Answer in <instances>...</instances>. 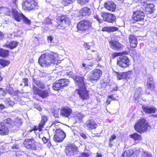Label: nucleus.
Instances as JSON below:
<instances>
[{"mask_svg": "<svg viewBox=\"0 0 157 157\" xmlns=\"http://www.w3.org/2000/svg\"><path fill=\"white\" fill-rule=\"evenodd\" d=\"M67 75L73 78L75 81L76 85L77 86L79 89L77 92L80 98L82 99H86L89 98L88 92L86 90L84 82V78L82 76H80L77 75V73H74L72 71L67 72ZM82 76V75L80 74Z\"/></svg>", "mask_w": 157, "mask_h": 157, "instance_id": "obj_1", "label": "nucleus"}, {"mask_svg": "<svg viewBox=\"0 0 157 157\" xmlns=\"http://www.w3.org/2000/svg\"><path fill=\"white\" fill-rule=\"evenodd\" d=\"M56 53L46 52L42 55L39 59L38 62L42 67H48L52 64L57 63Z\"/></svg>", "mask_w": 157, "mask_h": 157, "instance_id": "obj_2", "label": "nucleus"}, {"mask_svg": "<svg viewBox=\"0 0 157 157\" xmlns=\"http://www.w3.org/2000/svg\"><path fill=\"white\" fill-rule=\"evenodd\" d=\"M149 127L147 121L143 118L139 120L134 126L136 130L140 133L147 131Z\"/></svg>", "mask_w": 157, "mask_h": 157, "instance_id": "obj_3", "label": "nucleus"}, {"mask_svg": "<svg viewBox=\"0 0 157 157\" xmlns=\"http://www.w3.org/2000/svg\"><path fill=\"white\" fill-rule=\"evenodd\" d=\"M92 22L88 20H84L81 21L77 25L78 30L88 32L92 29Z\"/></svg>", "mask_w": 157, "mask_h": 157, "instance_id": "obj_4", "label": "nucleus"}, {"mask_svg": "<svg viewBox=\"0 0 157 157\" xmlns=\"http://www.w3.org/2000/svg\"><path fill=\"white\" fill-rule=\"evenodd\" d=\"M56 20L59 25L57 26L58 29H63L69 26L70 24V18L66 15L59 16Z\"/></svg>", "mask_w": 157, "mask_h": 157, "instance_id": "obj_5", "label": "nucleus"}, {"mask_svg": "<svg viewBox=\"0 0 157 157\" xmlns=\"http://www.w3.org/2000/svg\"><path fill=\"white\" fill-rule=\"evenodd\" d=\"M102 74V71L99 69H94L89 73L87 80L91 82L96 81L99 79Z\"/></svg>", "mask_w": 157, "mask_h": 157, "instance_id": "obj_6", "label": "nucleus"}, {"mask_svg": "<svg viewBox=\"0 0 157 157\" xmlns=\"http://www.w3.org/2000/svg\"><path fill=\"white\" fill-rule=\"evenodd\" d=\"M22 5L23 8L25 10H31L38 8V3L34 0H27Z\"/></svg>", "mask_w": 157, "mask_h": 157, "instance_id": "obj_7", "label": "nucleus"}, {"mask_svg": "<svg viewBox=\"0 0 157 157\" xmlns=\"http://www.w3.org/2000/svg\"><path fill=\"white\" fill-rule=\"evenodd\" d=\"M145 13L140 8L139 10H137L133 12L132 18L135 21H143L144 20Z\"/></svg>", "mask_w": 157, "mask_h": 157, "instance_id": "obj_8", "label": "nucleus"}, {"mask_svg": "<svg viewBox=\"0 0 157 157\" xmlns=\"http://www.w3.org/2000/svg\"><path fill=\"white\" fill-rule=\"evenodd\" d=\"M66 136L65 133L60 128L57 129L55 131L54 140L56 142L62 141Z\"/></svg>", "mask_w": 157, "mask_h": 157, "instance_id": "obj_9", "label": "nucleus"}, {"mask_svg": "<svg viewBox=\"0 0 157 157\" xmlns=\"http://www.w3.org/2000/svg\"><path fill=\"white\" fill-rule=\"evenodd\" d=\"M101 16L103 21L109 23H113L115 21L116 17L113 14L105 11L101 12Z\"/></svg>", "mask_w": 157, "mask_h": 157, "instance_id": "obj_10", "label": "nucleus"}, {"mask_svg": "<svg viewBox=\"0 0 157 157\" xmlns=\"http://www.w3.org/2000/svg\"><path fill=\"white\" fill-rule=\"evenodd\" d=\"M129 63V59L126 56H121L117 60V65L123 68L128 66Z\"/></svg>", "mask_w": 157, "mask_h": 157, "instance_id": "obj_11", "label": "nucleus"}, {"mask_svg": "<svg viewBox=\"0 0 157 157\" xmlns=\"http://www.w3.org/2000/svg\"><path fill=\"white\" fill-rule=\"evenodd\" d=\"M78 152L77 146L74 145H70L66 149V152L67 155L72 156L77 154Z\"/></svg>", "mask_w": 157, "mask_h": 157, "instance_id": "obj_12", "label": "nucleus"}, {"mask_svg": "<svg viewBox=\"0 0 157 157\" xmlns=\"http://www.w3.org/2000/svg\"><path fill=\"white\" fill-rule=\"evenodd\" d=\"M33 89L35 94H38L39 96L43 98H46L48 95V92L46 90H40L35 86H33Z\"/></svg>", "mask_w": 157, "mask_h": 157, "instance_id": "obj_13", "label": "nucleus"}, {"mask_svg": "<svg viewBox=\"0 0 157 157\" xmlns=\"http://www.w3.org/2000/svg\"><path fill=\"white\" fill-rule=\"evenodd\" d=\"M72 113V109L67 106L62 107L60 110L61 115L67 118H68Z\"/></svg>", "mask_w": 157, "mask_h": 157, "instance_id": "obj_14", "label": "nucleus"}, {"mask_svg": "<svg viewBox=\"0 0 157 157\" xmlns=\"http://www.w3.org/2000/svg\"><path fill=\"white\" fill-rule=\"evenodd\" d=\"M139 154V151L130 149L124 151L121 157H136Z\"/></svg>", "mask_w": 157, "mask_h": 157, "instance_id": "obj_15", "label": "nucleus"}, {"mask_svg": "<svg viewBox=\"0 0 157 157\" xmlns=\"http://www.w3.org/2000/svg\"><path fill=\"white\" fill-rule=\"evenodd\" d=\"M35 141L33 139H26L24 141V146L27 148L36 149Z\"/></svg>", "mask_w": 157, "mask_h": 157, "instance_id": "obj_16", "label": "nucleus"}, {"mask_svg": "<svg viewBox=\"0 0 157 157\" xmlns=\"http://www.w3.org/2000/svg\"><path fill=\"white\" fill-rule=\"evenodd\" d=\"M106 9L111 11L114 12L116 8V5L114 2L112 1H107L104 4Z\"/></svg>", "mask_w": 157, "mask_h": 157, "instance_id": "obj_17", "label": "nucleus"}, {"mask_svg": "<svg viewBox=\"0 0 157 157\" xmlns=\"http://www.w3.org/2000/svg\"><path fill=\"white\" fill-rule=\"evenodd\" d=\"M154 5L153 4H147L146 3H144L142 6H141V8L143 11L145 12H147V13H151L153 12Z\"/></svg>", "mask_w": 157, "mask_h": 157, "instance_id": "obj_18", "label": "nucleus"}, {"mask_svg": "<svg viewBox=\"0 0 157 157\" xmlns=\"http://www.w3.org/2000/svg\"><path fill=\"white\" fill-rule=\"evenodd\" d=\"M47 120V117L44 115L41 116V120L39 124L38 127H35L33 129L34 131H37L38 129L39 131H41L43 126L45 125L46 122Z\"/></svg>", "mask_w": 157, "mask_h": 157, "instance_id": "obj_19", "label": "nucleus"}, {"mask_svg": "<svg viewBox=\"0 0 157 157\" xmlns=\"http://www.w3.org/2000/svg\"><path fill=\"white\" fill-rule=\"evenodd\" d=\"M9 129L8 126L1 122L0 123V135L3 136L8 134Z\"/></svg>", "mask_w": 157, "mask_h": 157, "instance_id": "obj_20", "label": "nucleus"}, {"mask_svg": "<svg viewBox=\"0 0 157 157\" xmlns=\"http://www.w3.org/2000/svg\"><path fill=\"white\" fill-rule=\"evenodd\" d=\"M84 126L88 129H93L97 127V124L93 120L90 119L86 122Z\"/></svg>", "mask_w": 157, "mask_h": 157, "instance_id": "obj_21", "label": "nucleus"}, {"mask_svg": "<svg viewBox=\"0 0 157 157\" xmlns=\"http://www.w3.org/2000/svg\"><path fill=\"white\" fill-rule=\"evenodd\" d=\"M128 39L130 46L133 48L136 47L138 44L137 38L135 36L131 35L129 36Z\"/></svg>", "mask_w": 157, "mask_h": 157, "instance_id": "obj_22", "label": "nucleus"}, {"mask_svg": "<svg viewBox=\"0 0 157 157\" xmlns=\"http://www.w3.org/2000/svg\"><path fill=\"white\" fill-rule=\"evenodd\" d=\"M109 43L111 48L113 50L119 51L122 46L121 44L117 41H111Z\"/></svg>", "mask_w": 157, "mask_h": 157, "instance_id": "obj_23", "label": "nucleus"}, {"mask_svg": "<svg viewBox=\"0 0 157 157\" xmlns=\"http://www.w3.org/2000/svg\"><path fill=\"white\" fill-rule=\"evenodd\" d=\"M12 13L15 19L18 22L22 20L24 17V15L22 13H18L15 10H12Z\"/></svg>", "mask_w": 157, "mask_h": 157, "instance_id": "obj_24", "label": "nucleus"}, {"mask_svg": "<svg viewBox=\"0 0 157 157\" xmlns=\"http://www.w3.org/2000/svg\"><path fill=\"white\" fill-rule=\"evenodd\" d=\"M4 90L5 91L4 96L6 95L7 93H8L9 94H12L16 95H18L20 93V91L18 90L14 92L12 88L9 85H7L6 86V90Z\"/></svg>", "mask_w": 157, "mask_h": 157, "instance_id": "obj_25", "label": "nucleus"}, {"mask_svg": "<svg viewBox=\"0 0 157 157\" xmlns=\"http://www.w3.org/2000/svg\"><path fill=\"white\" fill-rule=\"evenodd\" d=\"M79 13L82 16H89L91 13V11L89 8L84 7L80 9Z\"/></svg>", "mask_w": 157, "mask_h": 157, "instance_id": "obj_26", "label": "nucleus"}, {"mask_svg": "<svg viewBox=\"0 0 157 157\" xmlns=\"http://www.w3.org/2000/svg\"><path fill=\"white\" fill-rule=\"evenodd\" d=\"M143 110L146 113H155L157 109L155 107H142Z\"/></svg>", "mask_w": 157, "mask_h": 157, "instance_id": "obj_27", "label": "nucleus"}, {"mask_svg": "<svg viewBox=\"0 0 157 157\" xmlns=\"http://www.w3.org/2000/svg\"><path fill=\"white\" fill-rule=\"evenodd\" d=\"M17 43L18 42L16 41H13L6 43L4 46L10 49H13L17 46Z\"/></svg>", "mask_w": 157, "mask_h": 157, "instance_id": "obj_28", "label": "nucleus"}, {"mask_svg": "<svg viewBox=\"0 0 157 157\" xmlns=\"http://www.w3.org/2000/svg\"><path fill=\"white\" fill-rule=\"evenodd\" d=\"M59 80L56 81L53 84L52 88L55 90H58L62 89Z\"/></svg>", "mask_w": 157, "mask_h": 157, "instance_id": "obj_29", "label": "nucleus"}, {"mask_svg": "<svg viewBox=\"0 0 157 157\" xmlns=\"http://www.w3.org/2000/svg\"><path fill=\"white\" fill-rule=\"evenodd\" d=\"M13 122L14 121H12L10 118H8L4 120L3 122L1 123L4 124L5 125L8 126L9 128H10L11 126H12V127L13 126Z\"/></svg>", "mask_w": 157, "mask_h": 157, "instance_id": "obj_30", "label": "nucleus"}, {"mask_svg": "<svg viewBox=\"0 0 157 157\" xmlns=\"http://www.w3.org/2000/svg\"><path fill=\"white\" fill-rule=\"evenodd\" d=\"M59 81L62 88L66 86L70 82L68 79L65 78L60 79L59 80Z\"/></svg>", "mask_w": 157, "mask_h": 157, "instance_id": "obj_31", "label": "nucleus"}, {"mask_svg": "<svg viewBox=\"0 0 157 157\" xmlns=\"http://www.w3.org/2000/svg\"><path fill=\"white\" fill-rule=\"evenodd\" d=\"M9 54L8 51L0 48V56L5 57L7 56Z\"/></svg>", "mask_w": 157, "mask_h": 157, "instance_id": "obj_32", "label": "nucleus"}, {"mask_svg": "<svg viewBox=\"0 0 157 157\" xmlns=\"http://www.w3.org/2000/svg\"><path fill=\"white\" fill-rule=\"evenodd\" d=\"M10 63V62L9 60L5 59H0V64L3 67L8 66Z\"/></svg>", "mask_w": 157, "mask_h": 157, "instance_id": "obj_33", "label": "nucleus"}, {"mask_svg": "<svg viewBox=\"0 0 157 157\" xmlns=\"http://www.w3.org/2000/svg\"><path fill=\"white\" fill-rule=\"evenodd\" d=\"M22 123V121L21 119L19 118H16L15 120V121L13 122V126L14 125L18 126L21 125Z\"/></svg>", "mask_w": 157, "mask_h": 157, "instance_id": "obj_34", "label": "nucleus"}, {"mask_svg": "<svg viewBox=\"0 0 157 157\" xmlns=\"http://www.w3.org/2000/svg\"><path fill=\"white\" fill-rule=\"evenodd\" d=\"M147 88L148 89H151L154 92H155V90L154 89V82H147Z\"/></svg>", "mask_w": 157, "mask_h": 157, "instance_id": "obj_35", "label": "nucleus"}, {"mask_svg": "<svg viewBox=\"0 0 157 157\" xmlns=\"http://www.w3.org/2000/svg\"><path fill=\"white\" fill-rule=\"evenodd\" d=\"M130 136L135 140H140L141 139V136L136 133H133Z\"/></svg>", "mask_w": 157, "mask_h": 157, "instance_id": "obj_36", "label": "nucleus"}, {"mask_svg": "<svg viewBox=\"0 0 157 157\" xmlns=\"http://www.w3.org/2000/svg\"><path fill=\"white\" fill-rule=\"evenodd\" d=\"M142 88L141 87L137 88L135 92V95H136L137 97H138L140 95L142 94Z\"/></svg>", "mask_w": 157, "mask_h": 157, "instance_id": "obj_37", "label": "nucleus"}, {"mask_svg": "<svg viewBox=\"0 0 157 157\" xmlns=\"http://www.w3.org/2000/svg\"><path fill=\"white\" fill-rule=\"evenodd\" d=\"M92 52H94V54L96 56L95 57V58L96 61L98 62L101 61V57L100 56H99V55H98V52H97L95 51V50H92Z\"/></svg>", "mask_w": 157, "mask_h": 157, "instance_id": "obj_38", "label": "nucleus"}, {"mask_svg": "<svg viewBox=\"0 0 157 157\" xmlns=\"http://www.w3.org/2000/svg\"><path fill=\"white\" fill-rule=\"evenodd\" d=\"M142 157H152L151 154L147 151H143L141 154Z\"/></svg>", "mask_w": 157, "mask_h": 157, "instance_id": "obj_39", "label": "nucleus"}, {"mask_svg": "<svg viewBox=\"0 0 157 157\" xmlns=\"http://www.w3.org/2000/svg\"><path fill=\"white\" fill-rule=\"evenodd\" d=\"M34 81L35 84L39 87L41 88L42 89H44V86L43 85V83L40 82L39 80L36 79V80H34Z\"/></svg>", "mask_w": 157, "mask_h": 157, "instance_id": "obj_40", "label": "nucleus"}, {"mask_svg": "<svg viewBox=\"0 0 157 157\" xmlns=\"http://www.w3.org/2000/svg\"><path fill=\"white\" fill-rule=\"evenodd\" d=\"M123 78H129L131 75L130 72H122Z\"/></svg>", "mask_w": 157, "mask_h": 157, "instance_id": "obj_41", "label": "nucleus"}, {"mask_svg": "<svg viewBox=\"0 0 157 157\" xmlns=\"http://www.w3.org/2000/svg\"><path fill=\"white\" fill-rule=\"evenodd\" d=\"M23 21L26 24L28 25H30L31 23L30 21L27 18L25 15L24 16L22 19Z\"/></svg>", "mask_w": 157, "mask_h": 157, "instance_id": "obj_42", "label": "nucleus"}, {"mask_svg": "<svg viewBox=\"0 0 157 157\" xmlns=\"http://www.w3.org/2000/svg\"><path fill=\"white\" fill-rule=\"evenodd\" d=\"M78 3L80 5L85 4L89 2V0H77Z\"/></svg>", "mask_w": 157, "mask_h": 157, "instance_id": "obj_43", "label": "nucleus"}, {"mask_svg": "<svg viewBox=\"0 0 157 157\" xmlns=\"http://www.w3.org/2000/svg\"><path fill=\"white\" fill-rule=\"evenodd\" d=\"M84 115L81 113H78L75 117V119H78V120H82L84 117Z\"/></svg>", "mask_w": 157, "mask_h": 157, "instance_id": "obj_44", "label": "nucleus"}, {"mask_svg": "<svg viewBox=\"0 0 157 157\" xmlns=\"http://www.w3.org/2000/svg\"><path fill=\"white\" fill-rule=\"evenodd\" d=\"M110 32H113L117 31L118 28L116 27H109Z\"/></svg>", "mask_w": 157, "mask_h": 157, "instance_id": "obj_45", "label": "nucleus"}, {"mask_svg": "<svg viewBox=\"0 0 157 157\" xmlns=\"http://www.w3.org/2000/svg\"><path fill=\"white\" fill-rule=\"evenodd\" d=\"M42 140L43 141L44 143H46L47 142H48V141H49V143H48V145L49 146H50L51 145V144L50 142V140H48L47 139L46 137H44L42 138Z\"/></svg>", "mask_w": 157, "mask_h": 157, "instance_id": "obj_46", "label": "nucleus"}, {"mask_svg": "<svg viewBox=\"0 0 157 157\" xmlns=\"http://www.w3.org/2000/svg\"><path fill=\"white\" fill-rule=\"evenodd\" d=\"M94 17L99 23H102L103 22V20L100 18L97 14L94 15Z\"/></svg>", "mask_w": 157, "mask_h": 157, "instance_id": "obj_47", "label": "nucleus"}, {"mask_svg": "<svg viewBox=\"0 0 157 157\" xmlns=\"http://www.w3.org/2000/svg\"><path fill=\"white\" fill-rule=\"evenodd\" d=\"M83 46L86 50L90 49L91 47V46L89 44L87 43H85L84 44Z\"/></svg>", "mask_w": 157, "mask_h": 157, "instance_id": "obj_48", "label": "nucleus"}, {"mask_svg": "<svg viewBox=\"0 0 157 157\" xmlns=\"http://www.w3.org/2000/svg\"><path fill=\"white\" fill-rule=\"evenodd\" d=\"M116 136L115 135H112L109 139V141L113 142L116 139Z\"/></svg>", "mask_w": 157, "mask_h": 157, "instance_id": "obj_49", "label": "nucleus"}, {"mask_svg": "<svg viewBox=\"0 0 157 157\" xmlns=\"http://www.w3.org/2000/svg\"><path fill=\"white\" fill-rule=\"evenodd\" d=\"M117 78L119 79H121L123 78L122 72L117 73Z\"/></svg>", "mask_w": 157, "mask_h": 157, "instance_id": "obj_50", "label": "nucleus"}, {"mask_svg": "<svg viewBox=\"0 0 157 157\" xmlns=\"http://www.w3.org/2000/svg\"><path fill=\"white\" fill-rule=\"evenodd\" d=\"M102 30L103 31H106L110 32L109 27H104L102 28Z\"/></svg>", "mask_w": 157, "mask_h": 157, "instance_id": "obj_51", "label": "nucleus"}, {"mask_svg": "<svg viewBox=\"0 0 157 157\" xmlns=\"http://www.w3.org/2000/svg\"><path fill=\"white\" fill-rule=\"evenodd\" d=\"M147 82L150 83L154 82L153 78L151 77H149L147 79Z\"/></svg>", "mask_w": 157, "mask_h": 157, "instance_id": "obj_52", "label": "nucleus"}, {"mask_svg": "<svg viewBox=\"0 0 157 157\" xmlns=\"http://www.w3.org/2000/svg\"><path fill=\"white\" fill-rule=\"evenodd\" d=\"M28 81V79L27 78H25L23 79V81L24 82L25 86H27L28 85V83H27Z\"/></svg>", "mask_w": 157, "mask_h": 157, "instance_id": "obj_53", "label": "nucleus"}, {"mask_svg": "<svg viewBox=\"0 0 157 157\" xmlns=\"http://www.w3.org/2000/svg\"><path fill=\"white\" fill-rule=\"evenodd\" d=\"M47 40H48V42H49V43L52 42V41L53 40V37L51 36H49L48 37Z\"/></svg>", "mask_w": 157, "mask_h": 157, "instance_id": "obj_54", "label": "nucleus"}, {"mask_svg": "<svg viewBox=\"0 0 157 157\" xmlns=\"http://www.w3.org/2000/svg\"><path fill=\"white\" fill-rule=\"evenodd\" d=\"M80 157H89V155L87 153H83Z\"/></svg>", "mask_w": 157, "mask_h": 157, "instance_id": "obj_55", "label": "nucleus"}, {"mask_svg": "<svg viewBox=\"0 0 157 157\" xmlns=\"http://www.w3.org/2000/svg\"><path fill=\"white\" fill-rule=\"evenodd\" d=\"M10 99L9 98H8L5 101V103L7 105L9 106V101H10Z\"/></svg>", "mask_w": 157, "mask_h": 157, "instance_id": "obj_56", "label": "nucleus"}, {"mask_svg": "<svg viewBox=\"0 0 157 157\" xmlns=\"http://www.w3.org/2000/svg\"><path fill=\"white\" fill-rule=\"evenodd\" d=\"M45 21L46 24H48L51 23V20L49 18H46L45 19Z\"/></svg>", "mask_w": 157, "mask_h": 157, "instance_id": "obj_57", "label": "nucleus"}, {"mask_svg": "<svg viewBox=\"0 0 157 157\" xmlns=\"http://www.w3.org/2000/svg\"><path fill=\"white\" fill-rule=\"evenodd\" d=\"M14 104V102L13 101H11L10 100L9 101V106H13Z\"/></svg>", "mask_w": 157, "mask_h": 157, "instance_id": "obj_58", "label": "nucleus"}, {"mask_svg": "<svg viewBox=\"0 0 157 157\" xmlns=\"http://www.w3.org/2000/svg\"><path fill=\"white\" fill-rule=\"evenodd\" d=\"M138 2L141 3H142V6L144 3H145V2L146 1V0H138Z\"/></svg>", "mask_w": 157, "mask_h": 157, "instance_id": "obj_59", "label": "nucleus"}, {"mask_svg": "<svg viewBox=\"0 0 157 157\" xmlns=\"http://www.w3.org/2000/svg\"><path fill=\"white\" fill-rule=\"evenodd\" d=\"M13 148L18 149L19 148V146L16 144H14L12 146Z\"/></svg>", "mask_w": 157, "mask_h": 157, "instance_id": "obj_60", "label": "nucleus"}, {"mask_svg": "<svg viewBox=\"0 0 157 157\" xmlns=\"http://www.w3.org/2000/svg\"><path fill=\"white\" fill-rule=\"evenodd\" d=\"M80 135L81 136H82L84 139H86V136L85 134H83V133H82L80 134Z\"/></svg>", "mask_w": 157, "mask_h": 157, "instance_id": "obj_61", "label": "nucleus"}, {"mask_svg": "<svg viewBox=\"0 0 157 157\" xmlns=\"http://www.w3.org/2000/svg\"><path fill=\"white\" fill-rule=\"evenodd\" d=\"M5 108L4 105L2 104H0V111L3 109Z\"/></svg>", "mask_w": 157, "mask_h": 157, "instance_id": "obj_62", "label": "nucleus"}, {"mask_svg": "<svg viewBox=\"0 0 157 157\" xmlns=\"http://www.w3.org/2000/svg\"><path fill=\"white\" fill-rule=\"evenodd\" d=\"M108 98H110V99H111L112 100H116V98H114L113 97V96L112 95H109L108 96Z\"/></svg>", "mask_w": 157, "mask_h": 157, "instance_id": "obj_63", "label": "nucleus"}, {"mask_svg": "<svg viewBox=\"0 0 157 157\" xmlns=\"http://www.w3.org/2000/svg\"><path fill=\"white\" fill-rule=\"evenodd\" d=\"M113 142H112V141L111 142V141H109V146L110 147H112V146H113Z\"/></svg>", "mask_w": 157, "mask_h": 157, "instance_id": "obj_64", "label": "nucleus"}]
</instances>
